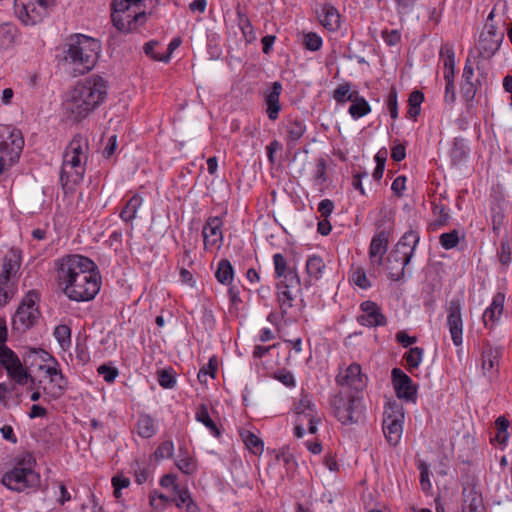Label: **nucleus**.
I'll use <instances>...</instances> for the list:
<instances>
[{
  "label": "nucleus",
  "instance_id": "44",
  "mask_svg": "<svg viewBox=\"0 0 512 512\" xmlns=\"http://www.w3.org/2000/svg\"><path fill=\"white\" fill-rule=\"evenodd\" d=\"M357 92L351 91V83L345 82L333 91V98L338 104H344L347 101L351 102L357 96Z\"/></svg>",
  "mask_w": 512,
  "mask_h": 512
},
{
  "label": "nucleus",
  "instance_id": "60",
  "mask_svg": "<svg viewBox=\"0 0 512 512\" xmlns=\"http://www.w3.org/2000/svg\"><path fill=\"white\" fill-rule=\"evenodd\" d=\"M66 152H69L73 155L86 158L84 156L83 151V138L80 135L75 136L72 141L69 143Z\"/></svg>",
  "mask_w": 512,
  "mask_h": 512
},
{
  "label": "nucleus",
  "instance_id": "62",
  "mask_svg": "<svg viewBox=\"0 0 512 512\" xmlns=\"http://www.w3.org/2000/svg\"><path fill=\"white\" fill-rule=\"evenodd\" d=\"M158 45V42L157 41H149L147 43H145L143 49H144V52L146 55L150 56L152 59L156 60V61H161V62H168L169 61V54H166V55H157L154 53V48Z\"/></svg>",
  "mask_w": 512,
  "mask_h": 512
},
{
  "label": "nucleus",
  "instance_id": "29",
  "mask_svg": "<svg viewBox=\"0 0 512 512\" xmlns=\"http://www.w3.org/2000/svg\"><path fill=\"white\" fill-rule=\"evenodd\" d=\"M497 259L502 270L506 271L512 263V238L505 235L497 248Z\"/></svg>",
  "mask_w": 512,
  "mask_h": 512
},
{
  "label": "nucleus",
  "instance_id": "61",
  "mask_svg": "<svg viewBox=\"0 0 512 512\" xmlns=\"http://www.w3.org/2000/svg\"><path fill=\"white\" fill-rule=\"evenodd\" d=\"M406 157V146L402 144L398 139L393 141V146L391 147V158L395 162H400L404 160Z\"/></svg>",
  "mask_w": 512,
  "mask_h": 512
},
{
  "label": "nucleus",
  "instance_id": "47",
  "mask_svg": "<svg viewBox=\"0 0 512 512\" xmlns=\"http://www.w3.org/2000/svg\"><path fill=\"white\" fill-rule=\"evenodd\" d=\"M417 468L420 473V486L421 490L429 495L432 491V484L430 481L429 465L424 460L417 461Z\"/></svg>",
  "mask_w": 512,
  "mask_h": 512
},
{
  "label": "nucleus",
  "instance_id": "22",
  "mask_svg": "<svg viewBox=\"0 0 512 512\" xmlns=\"http://www.w3.org/2000/svg\"><path fill=\"white\" fill-rule=\"evenodd\" d=\"M320 23L329 31H337L341 26L340 14L335 6L325 3L318 14Z\"/></svg>",
  "mask_w": 512,
  "mask_h": 512
},
{
  "label": "nucleus",
  "instance_id": "28",
  "mask_svg": "<svg viewBox=\"0 0 512 512\" xmlns=\"http://www.w3.org/2000/svg\"><path fill=\"white\" fill-rule=\"evenodd\" d=\"M54 366H46L43 364H39L38 368L40 370H45V374L50 377V381L55 383L57 392L54 393V396H61L66 388V379L62 374L61 370L57 368L58 362L55 360Z\"/></svg>",
  "mask_w": 512,
  "mask_h": 512
},
{
  "label": "nucleus",
  "instance_id": "50",
  "mask_svg": "<svg viewBox=\"0 0 512 512\" xmlns=\"http://www.w3.org/2000/svg\"><path fill=\"white\" fill-rule=\"evenodd\" d=\"M54 337L62 348H66L71 344V329L68 325L61 324L55 327Z\"/></svg>",
  "mask_w": 512,
  "mask_h": 512
},
{
  "label": "nucleus",
  "instance_id": "56",
  "mask_svg": "<svg viewBox=\"0 0 512 512\" xmlns=\"http://www.w3.org/2000/svg\"><path fill=\"white\" fill-rule=\"evenodd\" d=\"M351 279L353 283L361 289H368L371 287V282L367 278L365 270L361 267H358L353 271Z\"/></svg>",
  "mask_w": 512,
  "mask_h": 512
},
{
  "label": "nucleus",
  "instance_id": "2",
  "mask_svg": "<svg viewBox=\"0 0 512 512\" xmlns=\"http://www.w3.org/2000/svg\"><path fill=\"white\" fill-rule=\"evenodd\" d=\"M107 82L98 75H92L76 84L70 99L65 104L69 118L80 122L100 106L107 97Z\"/></svg>",
  "mask_w": 512,
  "mask_h": 512
},
{
  "label": "nucleus",
  "instance_id": "41",
  "mask_svg": "<svg viewBox=\"0 0 512 512\" xmlns=\"http://www.w3.org/2000/svg\"><path fill=\"white\" fill-rule=\"evenodd\" d=\"M216 279L224 285H229L234 277V269L232 264L227 259H222L219 264L218 268L215 272Z\"/></svg>",
  "mask_w": 512,
  "mask_h": 512
},
{
  "label": "nucleus",
  "instance_id": "8",
  "mask_svg": "<svg viewBox=\"0 0 512 512\" xmlns=\"http://www.w3.org/2000/svg\"><path fill=\"white\" fill-rule=\"evenodd\" d=\"M55 5V0H15L14 11L18 19L25 25L41 22Z\"/></svg>",
  "mask_w": 512,
  "mask_h": 512
},
{
  "label": "nucleus",
  "instance_id": "9",
  "mask_svg": "<svg viewBox=\"0 0 512 512\" xmlns=\"http://www.w3.org/2000/svg\"><path fill=\"white\" fill-rule=\"evenodd\" d=\"M36 300L37 293L34 291L24 297L13 316L12 331L23 334L37 323L40 312Z\"/></svg>",
  "mask_w": 512,
  "mask_h": 512
},
{
  "label": "nucleus",
  "instance_id": "17",
  "mask_svg": "<svg viewBox=\"0 0 512 512\" xmlns=\"http://www.w3.org/2000/svg\"><path fill=\"white\" fill-rule=\"evenodd\" d=\"M335 380L338 385L348 386L359 392L366 387L367 376L362 373L360 364L354 362L345 369L343 374H338Z\"/></svg>",
  "mask_w": 512,
  "mask_h": 512
},
{
  "label": "nucleus",
  "instance_id": "64",
  "mask_svg": "<svg viewBox=\"0 0 512 512\" xmlns=\"http://www.w3.org/2000/svg\"><path fill=\"white\" fill-rule=\"evenodd\" d=\"M97 371L104 378V380L108 383H112L118 376L117 368L110 367L105 364L100 365L98 367Z\"/></svg>",
  "mask_w": 512,
  "mask_h": 512
},
{
  "label": "nucleus",
  "instance_id": "52",
  "mask_svg": "<svg viewBox=\"0 0 512 512\" xmlns=\"http://www.w3.org/2000/svg\"><path fill=\"white\" fill-rule=\"evenodd\" d=\"M505 215L504 211L499 203L491 207V221L492 229L495 233H498L504 223Z\"/></svg>",
  "mask_w": 512,
  "mask_h": 512
},
{
  "label": "nucleus",
  "instance_id": "18",
  "mask_svg": "<svg viewBox=\"0 0 512 512\" xmlns=\"http://www.w3.org/2000/svg\"><path fill=\"white\" fill-rule=\"evenodd\" d=\"M410 263L405 256L396 249H392L386 258V269L392 281H400L404 278L405 268Z\"/></svg>",
  "mask_w": 512,
  "mask_h": 512
},
{
  "label": "nucleus",
  "instance_id": "31",
  "mask_svg": "<svg viewBox=\"0 0 512 512\" xmlns=\"http://www.w3.org/2000/svg\"><path fill=\"white\" fill-rule=\"evenodd\" d=\"M172 502H174L178 508H184L186 512H199L198 505L194 502L187 489L180 488L176 491Z\"/></svg>",
  "mask_w": 512,
  "mask_h": 512
},
{
  "label": "nucleus",
  "instance_id": "14",
  "mask_svg": "<svg viewBox=\"0 0 512 512\" xmlns=\"http://www.w3.org/2000/svg\"><path fill=\"white\" fill-rule=\"evenodd\" d=\"M391 381L395 394L399 399L415 404L418 398V387L414 384L410 376L400 368H393L391 371Z\"/></svg>",
  "mask_w": 512,
  "mask_h": 512
},
{
  "label": "nucleus",
  "instance_id": "30",
  "mask_svg": "<svg viewBox=\"0 0 512 512\" xmlns=\"http://www.w3.org/2000/svg\"><path fill=\"white\" fill-rule=\"evenodd\" d=\"M195 419L202 423L207 429H209L210 433L214 437H220L221 431L218 428L215 421L210 417L208 407L205 404H200L197 407L196 413H195Z\"/></svg>",
  "mask_w": 512,
  "mask_h": 512
},
{
  "label": "nucleus",
  "instance_id": "26",
  "mask_svg": "<svg viewBox=\"0 0 512 512\" xmlns=\"http://www.w3.org/2000/svg\"><path fill=\"white\" fill-rule=\"evenodd\" d=\"M463 512H485L482 494L474 484L467 494L464 493Z\"/></svg>",
  "mask_w": 512,
  "mask_h": 512
},
{
  "label": "nucleus",
  "instance_id": "55",
  "mask_svg": "<svg viewBox=\"0 0 512 512\" xmlns=\"http://www.w3.org/2000/svg\"><path fill=\"white\" fill-rule=\"evenodd\" d=\"M328 180L327 175V162L324 158H319L316 162V169L314 172V181L318 185H323Z\"/></svg>",
  "mask_w": 512,
  "mask_h": 512
},
{
  "label": "nucleus",
  "instance_id": "36",
  "mask_svg": "<svg viewBox=\"0 0 512 512\" xmlns=\"http://www.w3.org/2000/svg\"><path fill=\"white\" fill-rule=\"evenodd\" d=\"M240 436L247 449L255 455L263 452L264 444L262 440L249 430H241Z\"/></svg>",
  "mask_w": 512,
  "mask_h": 512
},
{
  "label": "nucleus",
  "instance_id": "12",
  "mask_svg": "<svg viewBox=\"0 0 512 512\" xmlns=\"http://www.w3.org/2000/svg\"><path fill=\"white\" fill-rule=\"evenodd\" d=\"M463 301L459 297L452 298L446 306V326L450 332L451 340L456 347L463 343Z\"/></svg>",
  "mask_w": 512,
  "mask_h": 512
},
{
  "label": "nucleus",
  "instance_id": "38",
  "mask_svg": "<svg viewBox=\"0 0 512 512\" xmlns=\"http://www.w3.org/2000/svg\"><path fill=\"white\" fill-rule=\"evenodd\" d=\"M432 213L436 217L431 226L433 230L446 226L449 223L450 215L447 207L442 203H437L433 201L432 203Z\"/></svg>",
  "mask_w": 512,
  "mask_h": 512
},
{
  "label": "nucleus",
  "instance_id": "19",
  "mask_svg": "<svg viewBox=\"0 0 512 512\" xmlns=\"http://www.w3.org/2000/svg\"><path fill=\"white\" fill-rule=\"evenodd\" d=\"M503 354L501 346H493L489 340H483L481 350L482 369L491 372H498L499 361Z\"/></svg>",
  "mask_w": 512,
  "mask_h": 512
},
{
  "label": "nucleus",
  "instance_id": "7",
  "mask_svg": "<svg viewBox=\"0 0 512 512\" xmlns=\"http://www.w3.org/2000/svg\"><path fill=\"white\" fill-rule=\"evenodd\" d=\"M404 408L396 400L388 401L384 407L382 429L390 446H397L403 433Z\"/></svg>",
  "mask_w": 512,
  "mask_h": 512
},
{
  "label": "nucleus",
  "instance_id": "4",
  "mask_svg": "<svg viewBox=\"0 0 512 512\" xmlns=\"http://www.w3.org/2000/svg\"><path fill=\"white\" fill-rule=\"evenodd\" d=\"M66 60H69L78 74L89 72L96 64L100 43L91 37L83 34H75L67 39Z\"/></svg>",
  "mask_w": 512,
  "mask_h": 512
},
{
  "label": "nucleus",
  "instance_id": "49",
  "mask_svg": "<svg viewBox=\"0 0 512 512\" xmlns=\"http://www.w3.org/2000/svg\"><path fill=\"white\" fill-rule=\"evenodd\" d=\"M460 242L459 231L453 229L450 232L442 233L439 236V243L445 250H451L455 248Z\"/></svg>",
  "mask_w": 512,
  "mask_h": 512
},
{
  "label": "nucleus",
  "instance_id": "46",
  "mask_svg": "<svg viewBox=\"0 0 512 512\" xmlns=\"http://www.w3.org/2000/svg\"><path fill=\"white\" fill-rule=\"evenodd\" d=\"M439 56L443 62L444 70L455 69V52L452 44H442L439 51Z\"/></svg>",
  "mask_w": 512,
  "mask_h": 512
},
{
  "label": "nucleus",
  "instance_id": "27",
  "mask_svg": "<svg viewBox=\"0 0 512 512\" xmlns=\"http://www.w3.org/2000/svg\"><path fill=\"white\" fill-rule=\"evenodd\" d=\"M282 86L279 82H274L271 90L266 95L265 103L267 106L266 112L270 120H276L280 111L279 96Z\"/></svg>",
  "mask_w": 512,
  "mask_h": 512
},
{
  "label": "nucleus",
  "instance_id": "43",
  "mask_svg": "<svg viewBox=\"0 0 512 512\" xmlns=\"http://www.w3.org/2000/svg\"><path fill=\"white\" fill-rule=\"evenodd\" d=\"M37 359L41 362L55 361V358L42 348H31L23 357L25 365L29 366L36 365Z\"/></svg>",
  "mask_w": 512,
  "mask_h": 512
},
{
  "label": "nucleus",
  "instance_id": "1",
  "mask_svg": "<svg viewBox=\"0 0 512 512\" xmlns=\"http://www.w3.org/2000/svg\"><path fill=\"white\" fill-rule=\"evenodd\" d=\"M58 282L64 294L73 301L85 302L95 298L101 287L97 265L82 255H67L59 260Z\"/></svg>",
  "mask_w": 512,
  "mask_h": 512
},
{
  "label": "nucleus",
  "instance_id": "57",
  "mask_svg": "<svg viewBox=\"0 0 512 512\" xmlns=\"http://www.w3.org/2000/svg\"><path fill=\"white\" fill-rule=\"evenodd\" d=\"M217 372V359L216 357H211L208 364L203 366L199 373H198V379L200 382H206V379H203V377H206L209 375L211 378H215Z\"/></svg>",
  "mask_w": 512,
  "mask_h": 512
},
{
  "label": "nucleus",
  "instance_id": "51",
  "mask_svg": "<svg viewBox=\"0 0 512 512\" xmlns=\"http://www.w3.org/2000/svg\"><path fill=\"white\" fill-rule=\"evenodd\" d=\"M15 28L9 24L0 25V48H7L14 43Z\"/></svg>",
  "mask_w": 512,
  "mask_h": 512
},
{
  "label": "nucleus",
  "instance_id": "34",
  "mask_svg": "<svg viewBox=\"0 0 512 512\" xmlns=\"http://www.w3.org/2000/svg\"><path fill=\"white\" fill-rule=\"evenodd\" d=\"M351 103L348 112L353 119H359L371 112L370 104L364 97L359 95V92H357V96L351 100Z\"/></svg>",
  "mask_w": 512,
  "mask_h": 512
},
{
  "label": "nucleus",
  "instance_id": "39",
  "mask_svg": "<svg viewBox=\"0 0 512 512\" xmlns=\"http://www.w3.org/2000/svg\"><path fill=\"white\" fill-rule=\"evenodd\" d=\"M136 426L137 433L142 438H151L156 433L154 420L150 415L141 414Z\"/></svg>",
  "mask_w": 512,
  "mask_h": 512
},
{
  "label": "nucleus",
  "instance_id": "59",
  "mask_svg": "<svg viewBox=\"0 0 512 512\" xmlns=\"http://www.w3.org/2000/svg\"><path fill=\"white\" fill-rule=\"evenodd\" d=\"M381 34L386 45L390 47L396 46L401 42V32L398 29H384Z\"/></svg>",
  "mask_w": 512,
  "mask_h": 512
},
{
  "label": "nucleus",
  "instance_id": "5",
  "mask_svg": "<svg viewBox=\"0 0 512 512\" xmlns=\"http://www.w3.org/2000/svg\"><path fill=\"white\" fill-rule=\"evenodd\" d=\"M24 147V138L19 129L0 127V175L18 162Z\"/></svg>",
  "mask_w": 512,
  "mask_h": 512
},
{
  "label": "nucleus",
  "instance_id": "63",
  "mask_svg": "<svg viewBox=\"0 0 512 512\" xmlns=\"http://www.w3.org/2000/svg\"><path fill=\"white\" fill-rule=\"evenodd\" d=\"M64 165H66V167L69 166V168H76V169H85V166L84 164L82 163V157H79V156H76V155H73L69 152H66L64 153V156H63V163Z\"/></svg>",
  "mask_w": 512,
  "mask_h": 512
},
{
  "label": "nucleus",
  "instance_id": "42",
  "mask_svg": "<svg viewBox=\"0 0 512 512\" xmlns=\"http://www.w3.org/2000/svg\"><path fill=\"white\" fill-rule=\"evenodd\" d=\"M424 356V349L421 347H411L404 355L403 359L406 362V369L412 372L417 369L422 362Z\"/></svg>",
  "mask_w": 512,
  "mask_h": 512
},
{
  "label": "nucleus",
  "instance_id": "21",
  "mask_svg": "<svg viewBox=\"0 0 512 512\" xmlns=\"http://www.w3.org/2000/svg\"><path fill=\"white\" fill-rule=\"evenodd\" d=\"M420 241V235L419 232L413 229H410L406 231L397 244L395 245L394 249L398 250L405 256V259L408 261H411L415 249Z\"/></svg>",
  "mask_w": 512,
  "mask_h": 512
},
{
  "label": "nucleus",
  "instance_id": "45",
  "mask_svg": "<svg viewBox=\"0 0 512 512\" xmlns=\"http://www.w3.org/2000/svg\"><path fill=\"white\" fill-rule=\"evenodd\" d=\"M325 269V263L322 257L318 255H312L306 262V270L309 276L319 279L322 276L323 270Z\"/></svg>",
  "mask_w": 512,
  "mask_h": 512
},
{
  "label": "nucleus",
  "instance_id": "11",
  "mask_svg": "<svg viewBox=\"0 0 512 512\" xmlns=\"http://www.w3.org/2000/svg\"><path fill=\"white\" fill-rule=\"evenodd\" d=\"M0 364L17 384L24 385L28 380L34 383V378L27 373L17 354L8 346H0Z\"/></svg>",
  "mask_w": 512,
  "mask_h": 512
},
{
  "label": "nucleus",
  "instance_id": "6",
  "mask_svg": "<svg viewBox=\"0 0 512 512\" xmlns=\"http://www.w3.org/2000/svg\"><path fill=\"white\" fill-rule=\"evenodd\" d=\"M362 397L349 393L344 395L341 391L329 399L333 415L344 425L357 423L363 416Z\"/></svg>",
  "mask_w": 512,
  "mask_h": 512
},
{
  "label": "nucleus",
  "instance_id": "24",
  "mask_svg": "<svg viewBox=\"0 0 512 512\" xmlns=\"http://www.w3.org/2000/svg\"><path fill=\"white\" fill-rule=\"evenodd\" d=\"M85 174V169L69 168L62 164L60 171V182L65 193L72 191L74 186L79 184Z\"/></svg>",
  "mask_w": 512,
  "mask_h": 512
},
{
  "label": "nucleus",
  "instance_id": "13",
  "mask_svg": "<svg viewBox=\"0 0 512 512\" xmlns=\"http://www.w3.org/2000/svg\"><path fill=\"white\" fill-rule=\"evenodd\" d=\"M385 223L386 222L382 220L381 223L377 225V231L369 246V257L373 263L379 266L382 265L383 256L387 252L389 240L393 232L392 225L389 224L386 226Z\"/></svg>",
  "mask_w": 512,
  "mask_h": 512
},
{
  "label": "nucleus",
  "instance_id": "16",
  "mask_svg": "<svg viewBox=\"0 0 512 512\" xmlns=\"http://www.w3.org/2000/svg\"><path fill=\"white\" fill-rule=\"evenodd\" d=\"M363 314L357 316V322L365 327H379L387 325V317L382 313L381 307L374 301L366 300L360 304Z\"/></svg>",
  "mask_w": 512,
  "mask_h": 512
},
{
  "label": "nucleus",
  "instance_id": "32",
  "mask_svg": "<svg viewBox=\"0 0 512 512\" xmlns=\"http://www.w3.org/2000/svg\"><path fill=\"white\" fill-rule=\"evenodd\" d=\"M469 154V149L466 146L465 140L456 137L453 140L452 148L450 150V160L452 165H459L464 162Z\"/></svg>",
  "mask_w": 512,
  "mask_h": 512
},
{
  "label": "nucleus",
  "instance_id": "25",
  "mask_svg": "<svg viewBox=\"0 0 512 512\" xmlns=\"http://www.w3.org/2000/svg\"><path fill=\"white\" fill-rule=\"evenodd\" d=\"M505 302V294L498 292L493 296L492 302L489 307H487L484 311L482 320L485 327H489L488 321L495 323L499 320L500 316L503 313Z\"/></svg>",
  "mask_w": 512,
  "mask_h": 512
},
{
  "label": "nucleus",
  "instance_id": "48",
  "mask_svg": "<svg viewBox=\"0 0 512 512\" xmlns=\"http://www.w3.org/2000/svg\"><path fill=\"white\" fill-rule=\"evenodd\" d=\"M301 44L306 50L315 52L321 49L323 40L317 33L307 32L303 34Z\"/></svg>",
  "mask_w": 512,
  "mask_h": 512
},
{
  "label": "nucleus",
  "instance_id": "3",
  "mask_svg": "<svg viewBox=\"0 0 512 512\" xmlns=\"http://www.w3.org/2000/svg\"><path fill=\"white\" fill-rule=\"evenodd\" d=\"M35 466L36 459L32 453L23 452L14 458L13 467L2 475L1 483L16 492L36 488L40 483V476L35 471Z\"/></svg>",
  "mask_w": 512,
  "mask_h": 512
},
{
  "label": "nucleus",
  "instance_id": "54",
  "mask_svg": "<svg viewBox=\"0 0 512 512\" xmlns=\"http://www.w3.org/2000/svg\"><path fill=\"white\" fill-rule=\"evenodd\" d=\"M158 382L160 386L166 389L173 388L176 384L175 374L172 368L158 371Z\"/></svg>",
  "mask_w": 512,
  "mask_h": 512
},
{
  "label": "nucleus",
  "instance_id": "35",
  "mask_svg": "<svg viewBox=\"0 0 512 512\" xmlns=\"http://www.w3.org/2000/svg\"><path fill=\"white\" fill-rule=\"evenodd\" d=\"M424 101V93L420 90H414L408 97L407 117L416 121L421 112V104Z\"/></svg>",
  "mask_w": 512,
  "mask_h": 512
},
{
  "label": "nucleus",
  "instance_id": "20",
  "mask_svg": "<svg viewBox=\"0 0 512 512\" xmlns=\"http://www.w3.org/2000/svg\"><path fill=\"white\" fill-rule=\"evenodd\" d=\"M222 219L220 217H210L203 227V239L205 248L209 246H220L223 241L222 236Z\"/></svg>",
  "mask_w": 512,
  "mask_h": 512
},
{
  "label": "nucleus",
  "instance_id": "37",
  "mask_svg": "<svg viewBox=\"0 0 512 512\" xmlns=\"http://www.w3.org/2000/svg\"><path fill=\"white\" fill-rule=\"evenodd\" d=\"M480 80L460 82V93L468 108L473 106V102L479 89Z\"/></svg>",
  "mask_w": 512,
  "mask_h": 512
},
{
  "label": "nucleus",
  "instance_id": "58",
  "mask_svg": "<svg viewBox=\"0 0 512 512\" xmlns=\"http://www.w3.org/2000/svg\"><path fill=\"white\" fill-rule=\"evenodd\" d=\"M174 452V444L172 441L162 442L155 451V457L157 460L170 458Z\"/></svg>",
  "mask_w": 512,
  "mask_h": 512
},
{
  "label": "nucleus",
  "instance_id": "23",
  "mask_svg": "<svg viewBox=\"0 0 512 512\" xmlns=\"http://www.w3.org/2000/svg\"><path fill=\"white\" fill-rule=\"evenodd\" d=\"M312 411V403L308 397V395H303L300 399L299 403L295 406V427L294 434L296 437L301 438L305 434V428L303 426V418H307L311 415Z\"/></svg>",
  "mask_w": 512,
  "mask_h": 512
},
{
  "label": "nucleus",
  "instance_id": "33",
  "mask_svg": "<svg viewBox=\"0 0 512 512\" xmlns=\"http://www.w3.org/2000/svg\"><path fill=\"white\" fill-rule=\"evenodd\" d=\"M176 466L186 475H192L197 469L196 460L189 455L185 447H179V459L176 461Z\"/></svg>",
  "mask_w": 512,
  "mask_h": 512
},
{
  "label": "nucleus",
  "instance_id": "40",
  "mask_svg": "<svg viewBox=\"0 0 512 512\" xmlns=\"http://www.w3.org/2000/svg\"><path fill=\"white\" fill-rule=\"evenodd\" d=\"M142 204V198L139 195L132 196L120 212V218L125 222H131L137 214Z\"/></svg>",
  "mask_w": 512,
  "mask_h": 512
},
{
  "label": "nucleus",
  "instance_id": "15",
  "mask_svg": "<svg viewBox=\"0 0 512 512\" xmlns=\"http://www.w3.org/2000/svg\"><path fill=\"white\" fill-rule=\"evenodd\" d=\"M276 277L282 278L276 283L277 300L281 309L282 317L287 313L288 284L286 283L287 261L281 253L273 256Z\"/></svg>",
  "mask_w": 512,
  "mask_h": 512
},
{
  "label": "nucleus",
  "instance_id": "10",
  "mask_svg": "<svg viewBox=\"0 0 512 512\" xmlns=\"http://www.w3.org/2000/svg\"><path fill=\"white\" fill-rule=\"evenodd\" d=\"M494 17L495 8L488 14L478 41L479 51L486 58L492 57L499 50L504 39V30L493 22Z\"/></svg>",
  "mask_w": 512,
  "mask_h": 512
},
{
  "label": "nucleus",
  "instance_id": "53",
  "mask_svg": "<svg viewBox=\"0 0 512 512\" xmlns=\"http://www.w3.org/2000/svg\"><path fill=\"white\" fill-rule=\"evenodd\" d=\"M398 92L395 86H392L388 92L387 98H386V105L387 109L390 113V116L392 119L398 118Z\"/></svg>",
  "mask_w": 512,
  "mask_h": 512
}]
</instances>
